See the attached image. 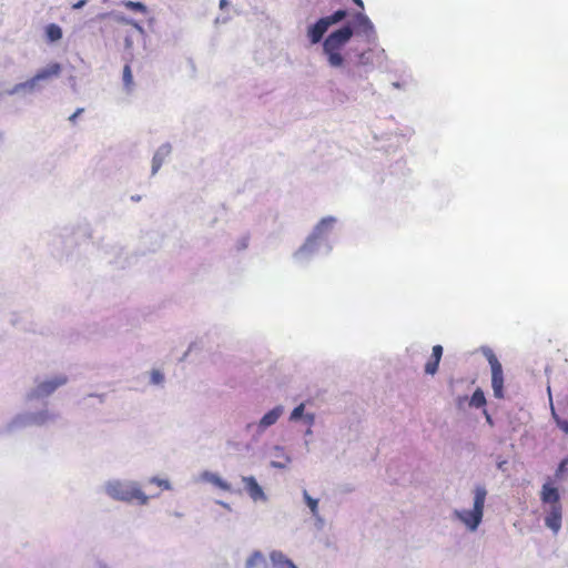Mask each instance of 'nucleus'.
Wrapping results in <instances>:
<instances>
[{
    "label": "nucleus",
    "instance_id": "15",
    "mask_svg": "<svg viewBox=\"0 0 568 568\" xmlns=\"http://www.w3.org/2000/svg\"><path fill=\"white\" fill-rule=\"evenodd\" d=\"M171 149L169 145H163L158 150L152 159V174H155L163 163L164 156L170 153Z\"/></svg>",
    "mask_w": 568,
    "mask_h": 568
},
{
    "label": "nucleus",
    "instance_id": "2",
    "mask_svg": "<svg viewBox=\"0 0 568 568\" xmlns=\"http://www.w3.org/2000/svg\"><path fill=\"white\" fill-rule=\"evenodd\" d=\"M474 508L471 510L456 511V516L470 529L475 530L483 519L487 490L484 486H477L474 491Z\"/></svg>",
    "mask_w": 568,
    "mask_h": 568
},
{
    "label": "nucleus",
    "instance_id": "27",
    "mask_svg": "<svg viewBox=\"0 0 568 568\" xmlns=\"http://www.w3.org/2000/svg\"><path fill=\"white\" fill-rule=\"evenodd\" d=\"M334 221L335 220L333 217L323 219L317 227L321 229L323 226H329L334 223Z\"/></svg>",
    "mask_w": 568,
    "mask_h": 568
},
{
    "label": "nucleus",
    "instance_id": "6",
    "mask_svg": "<svg viewBox=\"0 0 568 568\" xmlns=\"http://www.w3.org/2000/svg\"><path fill=\"white\" fill-rule=\"evenodd\" d=\"M68 378L65 376H57L52 379L41 382L37 385L33 390L34 397L49 396L52 394L58 387L64 385Z\"/></svg>",
    "mask_w": 568,
    "mask_h": 568
},
{
    "label": "nucleus",
    "instance_id": "17",
    "mask_svg": "<svg viewBox=\"0 0 568 568\" xmlns=\"http://www.w3.org/2000/svg\"><path fill=\"white\" fill-rule=\"evenodd\" d=\"M53 418V415H51L49 412H38L30 416V423L34 425H44L47 422Z\"/></svg>",
    "mask_w": 568,
    "mask_h": 568
},
{
    "label": "nucleus",
    "instance_id": "12",
    "mask_svg": "<svg viewBox=\"0 0 568 568\" xmlns=\"http://www.w3.org/2000/svg\"><path fill=\"white\" fill-rule=\"evenodd\" d=\"M443 356V346L435 345L432 349V356L425 364V373L429 375H435L438 371L439 362Z\"/></svg>",
    "mask_w": 568,
    "mask_h": 568
},
{
    "label": "nucleus",
    "instance_id": "9",
    "mask_svg": "<svg viewBox=\"0 0 568 568\" xmlns=\"http://www.w3.org/2000/svg\"><path fill=\"white\" fill-rule=\"evenodd\" d=\"M540 499L544 504H549L550 507H562L560 504V495L558 489L551 486L549 483L542 485Z\"/></svg>",
    "mask_w": 568,
    "mask_h": 568
},
{
    "label": "nucleus",
    "instance_id": "31",
    "mask_svg": "<svg viewBox=\"0 0 568 568\" xmlns=\"http://www.w3.org/2000/svg\"><path fill=\"white\" fill-rule=\"evenodd\" d=\"M368 60L366 59V52L359 54V64H367Z\"/></svg>",
    "mask_w": 568,
    "mask_h": 568
},
{
    "label": "nucleus",
    "instance_id": "30",
    "mask_svg": "<svg viewBox=\"0 0 568 568\" xmlns=\"http://www.w3.org/2000/svg\"><path fill=\"white\" fill-rule=\"evenodd\" d=\"M84 111V109H78L72 115L69 116L71 122H75L77 118Z\"/></svg>",
    "mask_w": 568,
    "mask_h": 568
},
{
    "label": "nucleus",
    "instance_id": "14",
    "mask_svg": "<svg viewBox=\"0 0 568 568\" xmlns=\"http://www.w3.org/2000/svg\"><path fill=\"white\" fill-rule=\"evenodd\" d=\"M282 413L283 408L281 406L271 409L261 418L258 426L264 429L274 425L282 415Z\"/></svg>",
    "mask_w": 568,
    "mask_h": 568
},
{
    "label": "nucleus",
    "instance_id": "22",
    "mask_svg": "<svg viewBox=\"0 0 568 568\" xmlns=\"http://www.w3.org/2000/svg\"><path fill=\"white\" fill-rule=\"evenodd\" d=\"M261 564H265V558L261 551H254L246 560V568H254Z\"/></svg>",
    "mask_w": 568,
    "mask_h": 568
},
{
    "label": "nucleus",
    "instance_id": "32",
    "mask_svg": "<svg viewBox=\"0 0 568 568\" xmlns=\"http://www.w3.org/2000/svg\"><path fill=\"white\" fill-rule=\"evenodd\" d=\"M87 0H79L77 3L73 4V9H80L85 4Z\"/></svg>",
    "mask_w": 568,
    "mask_h": 568
},
{
    "label": "nucleus",
    "instance_id": "21",
    "mask_svg": "<svg viewBox=\"0 0 568 568\" xmlns=\"http://www.w3.org/2000/svg\"><path fill=\"white\" fill-rule=\"evenodd\" d=\"M346 16H347V11L339 9V10H336L331 16H326L323 18L328 22V26L331 27V26L336 24V23L341 22L342 20H344L346 18Z\"/></svg>",
    "mask_w": 568,
    "mask_h": 568
},
{
    "label": "nucleus",
    "instance_id": "13",
    "mask_svg": "<svg viewBox=\"0 0 568 568\" xmlns=\"http://www.w3.org/2000/svg\"><path fill=\"white\" fill-rule=\"evenodd\" d=\"M270 558L275 568H297L282 551H272Z\"/></svg>",
    "mask_w": 568,
    "mask_h": 568
},
{
    "label": "nucleus",
    "instance_id": "34",
    "mask_svg": "<svg viewBox=\"0 0 568 568\" xmlns=\"http://www.w3.org/2000/svg\"><path fill=\"white\" fill-rule=\"evenodd\" d=\"M305 419L307 420V423L310 425H312L314 423V415L313 414H307V415H305Z\"/></svg>",
    "mask_w": 568,
    "mask_h": 568
},
{
    "label": "nucleus",
    "instance_id": "20",
    "mask_svg": "<svg viewBox=\"0 0 568 568\" xmlns=\"http://www.w3.org/2000/svg\"><path fill=\"white\" fill-rule=\"evenodd\" d=\"M122 80H123L124 88L128 91H131L134 83H133V75H132V70H131L130 63H126L123 68Z\"/></svg>",
    "mask_w": 568,
    "mask_h": 568
},
{
    "label": "nucleus",
    "instance_id": "25",
    "mask_svg": "<svg viewBox=\"0 0 568 568\" xmlns=\"http://www.w3.org/2000/svg\"><path fill=\"white\" fill-rule=\"evenodd\" d=\"M304 408H305L304 404H300L298 406H296L293 409V412L291 413L290 419L291 420L300 419L304 415Z\"/></svg>",
    "mask_w": 568,
    "mask_h": 568
},
{
    "label": "nucleus",
    "instance_id": "19",
    "mask_svg": "<svg viewBox=\"0 0 568 568\" xmlns=\"http://www.w3.org/2000/svg\"><path fill=\"white\" fill-rule=\"evenodd\" d=\"M45 33L51 42L58 41L62 38V30L58 24L51 23L47 27Z\"/></svg>",
    "mask_w": 568,
    "mask_h": 568
},
{
    "label": "nucleus",
    "instance_id": "16",
    "mask_svg": "<svg viewBox=\"0 0 568 568\" xmlns=\"http://www.w3.org/2000/svg\"><path fill=\"white\" fill-rule=\"evenodd\" d=\"M486 405V397L481 388H477L470 397L469 406L483 408Z\"/></svg>",
    "mask_w": 568,
    "mask_h": 568
},
{
    "label": "nucleus",
    "instance_id": "26",
    "mask_svg": "<svg viewBox=\"0 0 568 568\" xmlns=\"http://www.w3.org/2000/svg\"><path fill=\"white\" fill-rule=\"evenodd\" d=\"M150 483L156 484L159 487H161L162 489H165V490L171 489V485H170L169 480H166V479H160V478L153 477L150 479Z\"/></svg>",
    "mask_w": 568,
    "mask_h": 568
},
{
    "label": "nucleus",
    "instance_id": "35",
    "mask_svg": "<svg viewBox=\"0 0 568 568\" xmlns=\"http://www.w3.org/2000/svg\"><path fill=\"white\" fill-rule=\"evenodd\" d=\"M358 8L364 9V2L362 0H352Z\"/></svg>",
    "mask_w": 568,
    "mask_h": 568
},
{
    "label": "nucleus",
    "instance_id": "5",
    "mask_svg": "<svg viewBox=\"0 0 568 568\" xmlns=\"http://www.w3.org/2000/svg\"><path fill=\"white\" fill-rule=\"evenodd\" d=\"M61 70L62 68L60 63L52 62L48 64L45 68L39 70L26 84L29 88H34L39 81H44L51 78L59 77Z\"/></svg>",
    "mask_w": 568,
    "mask_h": 568
},
{
    "label": "nucleus",
    "instance_id": "10",
    "mask_svg": "<svg viewBox=\"0 0 568 568\" xmlns=\"http://www.w3.org/2000/svg\"><path fill=\"white\" fill-rule=\"evenodd\" d=\"M562 519V507L554 506L550 507L548 514L545 517V525L557 534L561 528Z\"/></svg>",
    "mask_w": 568,
    "mask_h": 568
},
{
    "label": "nucleus",
    "instance_id": "7",
    "mask_svg": "<svg viewBox=\"0 0 568 568\" xmlns=\"http://www.w3.org/2000/svg\"><path fill=\"white\" fill-rule=\"evenodd\" d=\"M242 483L244 484V488L247 495L254 500H266V495L264 494L263 488L258 485L256 479L253 476H243Z\"/></svg>",
    "mask_w": 568,
    "mask_h": 568
},
{
    "label": "nucleus",
    "instance_id": "28",
    "mask_svg": "<svg viewBox=\"0 0 568 568\" xmlns=\"http://www.w3.org/2000/svg\"><path fill=\"white\" fill-rule=\"evenodd\" d=\"M162 379H163V375H162L160 372L154 371V372L152 373V381H153L154 383H156V384H158V383L162 382Z\"/></svg>",
    "mask_w": 568,
    "mask_h": 568
},
{
    "label": "nucleus",
    "instance_id": "3",
    "mask_svg": "<svg viewBox=\"0 0 568 568\" xmlns=\"http://www.w3.org/2000/svg\"><path fill=\"white\" fill-rule=\"evenodd\" d=\"M108 494L118 500L133 501L136 500L140 505H145L149 497L136 485H122L119 483L110 484L106 488Z\"/></svg>",
    "mask_w": 568,
    "mask_h": 568
},
{
    "label": "nucleus",
    "instance_id": "4",
    "mask_svg": "<svg viewBox=\"0 0 568 568\" xmlns=\"http://www.w3.org/2000/svg\"><path fill=\"white\" fill-rule=\"evenodd\" d=\"M487 359L491 368V387L494 396L496 398H504V373L501 364L491 352L487 356Z\"/></svg>",
    "mask_w": 568,
    "mask_h": 568
},
{
    "label": "nucleus",
    "instance_id": "33",
    "mask_svg": "<svg viewBox=\"0 0 568 568\" xmlns=\"http://www.w3.org/2000/svg\"><path fill=\"white\" fill-rule=\"evenodd\" d=\"M484 415L486 417L487 423L493 425V418L486 409H484Z\"/></svg>",
    "mask_w": 568,
    "mask_h": 568
},
{
    "label": "nucleus",
    "instance_id": "24",
    "mask_svg": "<svg viewBox=\"0 0 568 568\" xmlns=\"http://www.w3.org/2000/svg\"><path fill=\"white\" fill-rule=\"evenodd\" d=\"M122 6L132 11L146 13V7L142 2L124 0L122 1Z\"/></svg>",
    "mask_w": 568,
    "mask_h": 568
},
{
    "label": "nucleus",
    "instance_id": "23",
    "mask_svg": "<svg viewBox=\"0 0 568 568\" xmlns=\"http://www.w3.org/2000/svg\"><path fill=\"white\" fill-rule=\"evenodd\" d=\"M303 497H304L305 503L310 507L312 515L317 517L318 516V500L312 498L306 490L303 491Z\"/></svg>",
    "mask_w": 568,
    "mask_h": 568
},
{
    "label": "nucleus",
    "instance_id": "8",
    "mask_svg": "<svg viewBox=\"0 0 568 568\" xmlns=\"http://www.w3.org/2000/svg\"><path fill=\"white\" fill-rule=\"evenodd\" d=\"M328 28V22L324 18L318 19L313 26H311L307 30V37L311 43H318L323 39Z\"/></svg>",
    "mask_w": 568,
    "mask_h": 568
},
{
    "label": "nucleus",
    "instance_id": "1",
    "mask_svg": "<svg viewBox=\"0 0 568 568\" xmlns=\"http://www.w3.org/2000/svg\"><path fill=\"white\" fill-rule=\"evenodd\" d=\"M354 28L351 24L331 32L323 41V53L327 59V63L331 68H343L345 64V58L343 50L349 42L354 34Z\"/></svg>",
    "mask_w": 568,
    "mask_h": 568
},
{
    "label": "nucleus",
    "instance_id": "29",
    "mask_svg": "<svg viewBox=\"0 0 568 568\" xmlns=\"http://www.w3.org/2000/svg\"><path fill=\"white\" fill-rule=\"evenodd\" d=\"M558 426L564 433L568 434V420H558Z\"/></svg>",
    "mask_w": 568,
    "mask_h": 568
},
{
    "label": "nucleus",
    "instance_id": "18",
    "mask_svg": "<svg viewBox=\"0 0 568 568\" xmlns=\"http://www.w3.org/2000/svg\"><path fill=\"white\" fill-rule=\"evenodd\" d=\"M205 478L212 483L214 486L219 487L220 489L222 490H225V491H230L231 490V485L227 484L224 479H222L219 475L216 474H206L205 475Z\"/></svg>",
    "mask_w": 568,
    "mask_h": 568
},
{
    "label": "nucleus",
    "instance_id": "36",
    "mask_svg": "<svg viewBox=\"0 0 568 568\" xmlns=\"http://www.w3.org/2000/svg\"><path fill=\"white\" fill-rule=\"evenodd\" d=\"M229 4L227 0H220V7L224 8Z\"/></svg>",
    "mask_w": 568,
    "mask_h": 568
},
{
    "label": "nucleus",
    "instance_id": "11",
    "mask_svg": "<svg viewBox=\"0 0 568 568\" xmlns=\"http://www.w3.org/2000/svg\"><path fill=\"white\" fill-rule=\"evenodd\" d=\"M354 27L366 37H372L375 34L372 21L363 12H357L354 14Z\"/></svg>",
    "mask_w": 568,
    "mask_h": 568
}]
</instances>
